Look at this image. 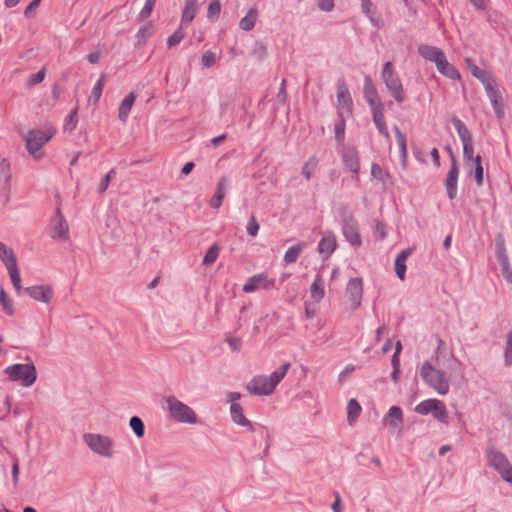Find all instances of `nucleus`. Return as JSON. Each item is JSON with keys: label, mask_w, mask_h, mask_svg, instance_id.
<instances>
[{"label": "nucleus", "mask_w": 512, "mask_h": 512, "mask_svg": "<svg viewBox=\"0 0 512 512\" xmlns=\"http://www.w3.org/2000/svg\"><path fill=\"white\" fill-rule=\"evenodd\" d=\"M290 363L286 362L277 368L270 376L256 375L246 385L247 391L252 395H270L276 386L287 374Z\"/></svg>", "instance_id": "nucleus-1"}, {"label": "nucleus", "mask_w": 512, "mask_h": 512, "mask_svg": "<svg viewBox=\"0 0 512 512\" xmlns=\"http://www.w3.org/2000/svg\"><path fill=\"white\" fill-rule=\"evenodd\" d=\"M339 215L341 217V229L344 238L353 247H360L362 245V239L359 224L353 212L347 205H342L339 208Z\"/></svg>", "instance_id": "nucleus-2"}, {"label": "nucleus", "mask_w": 512, "mask_h": 512, "mask_svg": "<svg viewBox=\"0 0 512 512\" xmlns=\"http://www.w3.org/2000/svg\"><path fill=\"white\" fill-rule=\"evenodd\" d=\"M420 376L423 381L438 394L446 395L449 392V381L444 373L435 367L429 361H425L420 368Z\"/></svg>", "instance_id": "nucleus-3"}, {"label": "nucleus", "mask_w": 512, "mask_h": 512, "mask_svg": "<svg viewBox=\"0 0 512 512\" xmlns=\"http://www.w3.org/2000/svg\"><path fill=\"white\" fill-rule=\"evenodd\" d=\"M381 78L394 100L397 103H403L405 101L403 85L391 62L384 63Z\"/></svg>", "instance_id": "nucleus-4"}, {"label": "nucleus", "mask_w": 512, "mask_h": 512, "mask_svg": "<svg viewBox=\"0 0 512 512\" xmlns=\"http://www.w3.org/2000/svg\"><path fill=\"white\" fill-rule=\"evenodd\" d=\"M5 373L11 381L20 382L24 387L32 386L37 379V370L33 363L10 365Z\"/></svg>", "instance_id": "nucleus-5"}, {"label": "nucleus", "mask_w": 512, "mask_h": 512, "mask_svg": "<svg viewBox=\"0 0 512 512\" xmlns=\"http://www.w3.org/2000/svg\"><path fill=\"white\" fill-rule=\"evenodd\" d=\"M486 458L490 467L497 471L504 481L512 484V466L505 454L491 446L486 449Z\"/></svg>", "instance_id": "nucleus-6"}, {"label": "nucleus", "mask_w": 512, "mask_h": 512, "mask_svg": "<svg viewBox=\"0 0 512 512\" xmlns=\"http://www.w3.org/2000/svg\"><path fill=\"white\" fill-rule=\"evenodd\" d=\"M167 408L173 419L181 423L195 424L197 415L192 408L178 400L175 396L166 398Z\"/></svg>", "instance_id": "nucleus-7"}, {"label": "nucleus", "mask_w": 512, "mask_h": 512, "mask_svg": "<svg viewBox=\"0 0 512 512\" xmlns=\"http://www.w3.org/2000/svg\"><path fill=\"white\" fill-rule=\"evenodd\" d=\"M84 443L96 454L106 458L113 456V440L105 435L86 433L83 435Z\"/></svg>", "instance_id": "nucleus-8"}, {"label": "nucleus", "mask_w": 512, "mask_h": 512, "mask_svg": "<svg viewBox=\"0 0 512 512\" xmlns=\"http://www.w3.org/2000/svg\"><path fill=\"white\" fill-rule=\"evenodd\" d=\"M54 133L53 128H48L45 131L30 130L25 137L28 152L38 159L37 152L53 137Z\"/></svg>", "instance_id": "nucleus-9"}, {"label": "nucleus", "mask_w": 512, "mask_h": 512, "mask_svg": "<svg viewBox=\"0 0 512 512\" xmlns=\"http://www.w3.org/2000/svg\"><path fill=\"white\" fill-rule=\"evenodd\" d=\"M415 411L421 415L431 413L433 417L441 422H447V410L445 404L438 399H427L421 401L416 407Z\"/></svg>", "instance_id": "nucleus-10"}, {"label": "nucleus", "mask_w": 512, "mask_h": 512, "mask_svg": "<svg viewBox=\"0 0 512 512\" xmlns=\"http://www.w3.org/2000/svg\"><path fill=\"white\" fill-rule=\"evenodd\" d=\"M447 150L450 153L451 166H450V169H449L447 177H446L445 188H446V193H447L449 200L452 201L457 196L459 168H458L457 160H456L451 148L447 147Z\"/></svg>", "instance_id": "nucleus-11"}, {"label": "nucleus", "mask_w": 512, "mask_h": 512, "mask_svg": "<svg viewBox=\"0 0 512 512\" xmlns=\"http://www.w3.org/2000/svg\"><path fill=\"white\" fill-rule=\"evenodd\" d=\"M363 295V282L361 278H352L346 286V296L348 298L351 310H356L361 305Z\"/></svg>", "instance_id": "nucleus-12"}, {"label": "nucleus", "mask_w": 512, "mask_h": 512, "mask_svg": "<svg viewBox=\"0 0 512 512\" xmlns=\"http://www.w3.org/2000/svg\"><path fill=\"white\" fill-rule=\"evenodd\" d=\"M24 292L32 299L46 304L53 298V290L49 285L29 286L24 289Z\"/></svg>", "instance_id": "nucleus-13"}, {"label": "nucleus", "mask_w": 512, "mask_h": 512, "mask_svg": "<svg viewBox=\"0 0 512 512\" xmlns=\"http://www.w3.org/2000/svg\"><path fill=\"white\" fill-rule=\"evenodd\" d=\"M364 96L369 104L370 109H375L383 106V103L380 100L377 89L375 88L373 81L369 75L364 78Z\"/></svg>", "instance_id": "nucleus-14"}, {"label": "nucleus", "mask_w": 512, "mask_h": 512, "mask_svg": "<svg viewBox=\"0 0 512 512\" xmlns=\"http://www.w3.org/2000/svg\"><path fill=\"white\" fill-rule=\"evenodd\" d=\"M336 247L337 241L335 234L332 231H326L318 243L317 250L324 259H327L335 251Z\"/></svg>", "instance_id": "nucleus-15"}, {"label": "nucleus", "mask_w": 512, "mask_h": 512, "mask_svg": "<svg viewBox=\"0 0 512 512\" xmlns=\"http://www.w3.org/2000/svg\"><path fill=\"white\" fill-rule=\"evenodd\" d=\"M486 94L491 102L493 110L498 118L504 117V104L502 95L497 88L496 83L485 89Z\"/></svg>", "instance_id": "nucleus-16"}, {"label": "nucleus", "mask_w": 512, "mask_h": 512, "mask_svg": "<svg viewBox=\"0 0 512 512\" xmlns=\"http://www.w3.org/2000/svg\"><path fill=\"white\" fill-rule=\"evenodd\" d=\"M342 159L345 167L352 173L358 174L360 170L358 150L355 146L344 148Z\"/></svg>", "instance_id": "nucleus-17"}, {"label": "nucleus", "mask_w": 512, "mask_h": 512, "mask_svg": "<svg viewBox=\"0 0 512 512\" xmlns=\"http://www.w3.org/2000/svg\"><path fill=\"white\" fill-rule=\"evenodd\" d=\"M55 222L56 223L52 228L51 237L53 239L67 240L69 237V227L60 209H57L56 211Z\"/></svg>", "instance_id": "nucleus-18"}, {"label": "nucleus", "mask_w": 512, "mask_h": 512, "mask_svg": "<svg viewBox=\"0 0 512 512\" xmlns=\"http://www.w3.org/2000/svg\"><path fill=\"white\" fill-rule=\"evenodd\" d=\"M229 185V178L227 176H222L216 186L213 197L210 200V207L213 209H219L223 203V200L226 195V190Z\"/></svg>", "instance_id": "nucleus-19"}, {"label": "nucleus", "mask_w": 512, "mask_h": 512, "mask_svg": "<svg viewBox=\"0 0 512 512\" xmlns=\"http://www.w3.org/2000/svg\"><path fill=\"white\" fill-rule=\"evenodd\" d=\"M466 63L471 74L483 84L485 89L496 83L493 76L486 70L480 69L471 59H466Z\"/></svg>", "instance_id": "nucleus-20"}, {"label": "nucleus", "mask_w": 512, "mask_h": 512, "mask_svg": "<svg viewBox=\"0 0 512 512\" xmlns=\"http://www.w3.org/2000/svg\"><path fill=\"white\" fill-rule=\"evenodd\" d=\"M436 68L440 74L451 79L456 80L460 78L458 70L448 62L445 53L435 62Z\"/></svg>", "instance_id": "nucleus-21"}, {"label": "nucleus", "mask_w": 512, "mask_h": 512, "mask_svg": "<svg viewBox=\"0 0 512 512\" xmlns=\"http://www.w3.org/2000/svg\"><path fill=\"white\" fill-rule=\"evenodd\" d=\"M383 425L393 429L398 428L403 423V412L399 406H392L383 418Z\"/></svg>", "instance_id": "nucleus-22"}, {"label": "nucleus", "mask_w": 512, "mask_h": 512, "mask_svg": "<svg viewBox=\"0 0 512 512\" xmlns=\"http://www.w3.org/2000/svg\"><path fill=\"white\" fill-rule=\"evenodd\" d=\"M371 112H372L373 122H374L378 132L386 139H389L390 134H389L386 122H385L384 106L372 109Z\"/></svg>", "instance_id": "nucleus-23"}, {"label": "nucleus", "mask_w": 512, "mask_h": 512, "mask_svg": "<svg viewBox=\"0 0 512 512\" xmlns=\"http://www.w3.org/2000/svg\"><path fill=\"white\" fill-rule=\"evenodd\" d=\"M230 413H231L232 420L236 424H238L240 426L248 427L249 431H254L253 424L244 416L243 408L240 404L232 403L231 407H230Z\"/></svg>", "instance_id": "nucleus-24"}, {"label": "nucleus", "mask_w": 512, "mask_h": 512, "mask_svg": "<svg viewBox=\"0 0 512 512\" xmlns=\"http://www.w3.org/2000/svg\"><path fill=\"white\" fill-rule=\"evenodd\" d=\"M393 131L395 133L396 141L400 150V159L402 168L405 169L407 166V158H408V150H407V140L406 136L401 132V130L397 127H393Z\"/></svg>", "instance_id": "nucleus-25"}, {"label": "nucleus", "mask_w": 512, "mask_h": 512, "mask_svg": "<svg viewBox=\"0 0 512 512\" xmlns=\"http://www.w3.org/2000/svg\"><path fill=\"white\" fill-rule=\"evenodd\" d=\"M418 53L425 60L435 63L444 52L435 46L420 45L418 47Z\"/></svg>", "instance_id": "nucleus-26"}, {"label": "nucleus", "mask_w": 512, "mask_h": 512, "mask_svg": "<svg viewBox=\"0 0 512 512\" xmlns=\"http://www.w3.org/2000/svg\"><path fill=\"white\" fill-rule=\"evenodd\" d=\"M10 181H11V167L10 162L7 159H2L0 161V185L2 190L9 192L10 191Z\"/></svg>", "instance_id": "nucleus-27"}, {"label": "nucleus", "mask_w": 512, "mask_h": 512, "mask_svg": "<svg viewBox=\"0 0 512 512\" xmlns=\"http://www.w3.org/2000/svg\"><path fill=\"white\" fill-rule=\"evenodd\" d=\"M197 1L187 0L182 12L181 26H188L195 18L197 12Z\"/></svg>", "instance_id": "nucleus-28"}, {"label": "nucleus", "mask_w": 512, "mask_h": 512, "mask_svg": "<svg viewBox=\"0 0 512 512\" xmlns=\"http://www.w3.org/2000/svg\"><path fill=\"white\" fill-rule=\"evenodd\" d=\"M310 294L311 298L315 302H320L324 298V280L320 274L315 276L314 281L310 286Z\"/></svg>", "instance_id": "nucleus-29"}, {"label": "nucleus", "mask_w": 512, "mask_h": 512, "mask_svg": "<svg viewBox=\"0 0 512 512\" xmlns=\"http://www.w3.org/2000/svg\"><path fill=\"white\" fill-rule=\"evenodd\" d=\"M136 100V95L131 92L121 102L118 109V117L122 122H125L131 111V108Z\"/></svg>", "instance_id": "nucleus-30"}, {"label": "nucleus", "mask_w": 512, "mask_h": 512, "mask_svg": "<svg viewBox=\"0 0 512 512\" xmlns=\"http://www.w3.org/2000/svg\"><path fill=\"white\" fill-rule=\"evenodd\" d=\"M265 275L266 274L261 273V274L253 275L250 278H248V280L246 281V283L243 286V291L246 293H251V292L256 291L259 288H264V285H266L264 283Z\"/></svg>", "instance_id": "nucleus-31"}, {"label": "nucleus", "mask_w": 512, "mask_h": 512, "mask_svg": "<svg viewBox=\"0 0 512 512\" xmlns=\"http://www.w3.org/2000/svg\"><path fill=\"white\" fill-rule=\"evenodd\" d=\"M0 259L5 264L7 269L11 268L12 265H17L15 253L11 248L2 242H0Z\"/></svg>", "instance_id": "nucleus-32"}, {"label": "nucleus", "mask_w": 512, "mask_h": 512, "mask_svg": "<svg viewBox=\"0 0 512 512\" xmlns=\"http://www.w3.org/2000/svg\"><path fill=\"white\" fill-rule=\"evenodd\" d=\"M258 17V11L251 8L247 14L240 20L239 26L244 31H250L254 28Z\"/></svg>", "instance_id": "nucleus-33"}, {"label": "nucleus", "mask_w": 512, "mask_h": 512, "mask_svg": "<svg viewBox=\"0 0 512 512\" xmlns=\"http://www.w3.org/2000/svg\"><path fill=\"white\" fill-rule=\"evenodd\" d=\"M451 121H452L454 128L456 129V131L458 133V136H459L461 142H467L468 140L472 139V135H471L470 131L468 130L467 126L460 118L454 116Z\"/></svg>", "instance_id": "nucleus-34"}, {"label": "nucleus", "mask_w": 512, "mask_h": 512, "mask_svg": "<svg viewBox=\"0 0 512 512\" xmlns=\"http://www.w3.org/2000/svg\"><path fill=\"white\" fill-rule=\"evenodd\" d=\"M337 101H338L339 106H341L342 108L351 110L353 102H352L351 95L345 85H341L338 87Z\"/></svg>", "instance_id": "nucleus-35"}, {"label": "nucleus", "mask_w": 512, "mask_h": 512, "mask_svg": "<svg viewBox=\"0 0 512 512\" xmlns=\"http://www.w3.org/2000/svg\"><path fill=\"white\" fill-rule=\"evenodd\" d=\"M362 408L356 399H351L347 405V420L352 425L360 416Z\"/></svg>", "instance_id": "nucleus-36"}, {"label": "nucleus", "mask_w": 512, "mask_h": 512, "mask_svg": "<svg viewBox=\"0 0 512 512\" xmlns=\"http://www.w3.org/2000/svg\"><path fill=\"white\" fill-rule=\"evenodd\" d=\"M303 248H304L303 243H299V244L289 247L284 254V262L286 264H292V263L296 262L299 255L301 254Z\"/></svg>", "instance_id": "nucleus-37"}, {"label": "nucleus", "mask_w": 512, "mask_h": 512, "mask_svg": "<svg viewBox=\"0 0 512 512\" xmlns=\"http://www.w3.org/2000/svg\"><path fill=\"white\" fill-rule=\"evenodd\" d=\"M78 124V108L75 107L70 113L67 115L64 121L63 129L67 132H72L76 129Z\"/></svg>", "instance_id": "nucleus-38"}, {"label": "nucleus", "mask_w": 512, "mask_h": 512, "mask_svg": "<svg viewBox=\"0 0 512 512\" xmlns=\"http://www.w3.org/2000/svg\"><path fill=\"white\" fill-rule=\"evenodd\" d=\"M373 3L371 0L361 1V10L367 16L374 27H379L378 19L374 18Z\"/></svg>", "instance_id": "nucleus-39"}, {"label": "nucleus", "mask_w": 512, "mask_h": 512, "mask_svg": "<svg viewBox=\"0 0 512 512\" xmlns=\"http://www.w3.org/2000/svg\"><path fill=\"white\" fill-rule=\"evenodd\" d=\"M129 426L138 438L145 434V425L143 420L138 416H132L129 420Z\"/></svg>", "instance_id": "nucleus-40"}, {"label": "nucleus", "mask_w": 512, "mask_h": 512, "mask_svg": "<svg viewBox=\"0 0 512 512\" xmlns=\"http://www.w3.org/2000/svg\"><path fill=\"white\" fill-rule=\"evenodd\" d=\"M318 165V159L316 156H311L302 167V175L309 180Z\"/></svg>", "instance_id": "nucleus-41"}, {"label": "nucleus", "mask_w": 512, "mask_h": 512, "mask_svg": "<svg viewBox=\"0 0 512 512\" xmlns=\"http://www.w3.org/2000/svg\"><path fill=\"white\" fill-rule=\"evenodd\" d=\"M220 248L217 244H213L205 253L203 257V265H210L214 263L219 256Z\"/></svg>", "instance_id": "nucleus-42"}, {"label": "nucleus", "mask_w": 512, "mask_h": 512, "mask_svg": "<svg viewBox=\"0 0 512 512\" xmlns=\"http://www.w3.org/2000/svg\"><path fill=\"white\" fill-rule=\"evenodd\" d=\"M504 363L509 367L512 364V329L506 335V345L504 350Z\"/></svg>", "instance_id": "nucleus-43"}, {"label": "nucleus", "mask_w": 512, "mask_h": 512, "mask_svg": "<svg viewBox=\"0 0 512 512\" xmlns=\"http://www.w3.org/2000/svg\"><path fill=\"white\" fill-rule=\"evenodd\" d=\"M0 304L9 316L14 314L13 301L9 298L4 289L0 290Z\"/></svg>", "instance_id": "nucleus-44"}, {"label": "nucleus", "mask_w": 512, "mask_h": 512, "mask_svg": "<svg viewBox=\"0 0 512 512\" xmlns=\"http://www.w3.org/2000/svg\"><path fill=\"white\" fill-rule=\"evenodd\" d=\"M11 278L12 285L14 289L19 293L22 289L21 287V277L18 266L12 265L11 268L7 269Z\"/></svg>", "instance_id": "nucleus-45"}, {"label": "nucleus", "mask_w": 512, "mask_h": 512, "mask_svg": "<svg viewBox=\"0 0 512 512\" xmlns=\"http://www.w3.org/2000/svg\"><path fill=\"white\" fill-rule=\"evenodd\" d=\"M104 88V75H101V77L97 80L95 83L89 101H93V103H97L99 98L101 97L102 91Z\"/></svg>", "instance_id": "nucleus-46"}, {"label": "nucleus", "mask_w": 512, "mask_h": 512, "mask_svg": "<svg viewBox=\"0 0 512 512\" xmlns=\"http://www.w3.org/2000/svg\"><path fill=\"white\" fill-rule=\"evenodd\" d=\"M345 119L340 116L339 121L335 124V139L338 144H342L345 138Z\"/></svg>", "instance_id": "nucleus-47"}, {"label": "nucleus", "mask_w": 512, "mask_h": 512, "mask_svg": "<svg viewBox=\"0 0 512 512\" xmlns=\"http://www.w3.org/2000/svg\"><path fill=\"white\" fill-rule=\"evenodd\" d=\"M371 176L378 180V181H381L382 183H386V178L389 176L388 172L384 171L379 164L377 163H373L371 165Z\"/></svg>", "instance_id": "nucleus-48"}, {"label": "nucleus", "mask_w": 512, "mask_h": 512, "mask_svg": "<svg viewBox=\"0 0 512 512\" xmlns=\"http://www.w3.org/2000/svg\"><path fill=\"white\" fill-rule=\"evenodd\" d=\"M152 33H153V26L151 23L141 27L136 34V38L138 39V44L145 43L146 40L152 35Z\"/></svg>", "instance_id": "nucleus-49"}, {"label": "nucleus", "mask_w": 512, "mask_h": 512, "mask_svg": "<svg viewBox=\"0 0 512 512\" xmlns=\"http://www.w3.org/2000/svg\"><path fill=\"white\" fill-rule=\"evenodd\" d=\"M185 37V33L183 31V26H180L171 36H169L167 40V45L169 48L179 44L183 38Z\"/></svg>", "instance_id": "nucleus-50"}, {"label": "nucleus", "mask_w": 512, "mask_h": 512, "mask_svg": "<svg viewBox=\"0 0 512 512\" xmlns=\"http://www.w3.org/2000/svg\"><path fill=\"white\" fill-rule=\"evenodd\" d=\"M463 144V158L466 164L469 163L470 160L474 157V147H473V139L468 140L467 142H462Z\"/></svg>", "instance_id": "nucleus-51"}, {"label": "nucleus", "mask_w": 512, "mask_h": 512, "mask_svg": "<svg viewBox=\"0 0 512 512\" xmlns=\"http://www.w3.org/2000/svg\"><path fill=\"white\" fill-rule=\"evenodd\" d=\"M216 62V54L211 51L207 50L205 51L201 56V64L205 68L212 67Z\"/></svg>", "instance_id": "nucleus-52"}, {"label": "nucleus", "mask_w": 512, "mask_h": 512, "mask_svg": "<svg viewBox=\"0 0 512 512\" xmlns=\"http://www.w3.org/2000/svg\"><path fill=\"white\" fill-rule=\"evenodd\" d=\"M156 0H146L143 8L139 12V19L144 20L150 17L154 6H155Z\"/></svg>", "instance_id": "nucleus-53"}, {"label": "nucleus", "mask_w": 512, "mask_h": 512, "mask_svg": "<svg viewBox=\"0 0 512 512\" xmlns=\"http://www.w3.org/2000/svg\"><path fill=\"white\" fill-rule=\"evenodd\" d=\"M116 175V170L115 169H111L104 177L103 179L101 180L100 184H99V187H98V192L101 194L103 192H105L109 186V183L112 179L113 176Z\"/></svg>", "instance_id": "nucleus-54"}, {"label": "nucleus", "mask_w": 512, "mask_h": 512, "mask_svg": "<svg viewBox=\"0 0 512 512\" xmlns=\"http://www.w3.org/2000/svg\"><path fill=\"white\" fill-rule=\"evenodd\" d=\"M259 224L256 220V217L254 214H251L250 216V219L248 221V224H247V233L250 235V236H253L255 237L257 234H258V231H259Z\"/></svg>", "instance_id": "nucleus-55"}, {"label": "nucleus", "mask_w": 512, "mask_h": 512, "mask_svg": "<svg viewBox=\"0 0 512 512\" xmlns=\"http://www.w3.org/2000/svg\"><path fill=\"white\" fill-rule=\"evenodd\" d=\"M45 76H46V70L45 68H41L37 73L35 74H32L29 79H28V85L30 86H33V85H36V84H39L41 83L44 79H45Z\"/></svg>", "instance_id": "nucleus-56"}, {"label": "nucleus", "mask_w": 512, "mask_h": 512, "mask_svg": "<svg viewBox=\"0 0 512 512\" xmlns=\"http://www.w3.org/2000/svg\"><path fill=\"white\" fill-rule=\"evenodd\" d=\"M266 55H267L266 46L261 42H257L252 51V56L257 58L258 60H263L266 57Z\"/></svg>", "instance_id": "nucleus-57"}, {"label": "nucleus", "mask_w": 512, "mask_h": 512, "mask_svg": "<svg viewBox=\"0 0 512 512\" xmlns=\"http://www.w3.org/2000/svg\"><path fill=\"white\" fill-rule=\"evenodd\" d=\"M221 11V3L219 0H213L210 2L208 9H207V16L208 18H212L214 16L219 15Z\"/></svg>", "instance_id": "nucleus-58"}, {"label": "nucleus", "mask_w": 512, "mask_h": 512, "mask_svg": "<svg viewBox=\"0 0 512 512\" xmlns=\"http://www.w3.org/2000/svg\"><path fill=\"white\" fill-rule=\"evenodd\" d=\"M226 342L233 352H239L242 348V340L240 338L227 336Z\"/></svg>", "instance_id": "nucleus-59"}, {"label": "nucleus", "mask_w": 512, "mask_h": 512, "mask_svg": "<svg viewBox=\"0 0 512 512\" xmlns=\"http://www.w3.org/2000/svg\"><path fill=\"white\" fill-rule=\"evenodd\" d=\"M394 269H395V273H396L397 277L400 280H404L405 274H406V269H407L406 262H400V261L395 260Z\"/></svg>", "instance_id": "nucleus-60"}, {"label": "nucleus", "mask_w": 512, "mask_h": 512, "mask_svg": "<svg viewBox=\"0 0 512 512\" xmlns=\"http://www.w3.org/2000/svg\"><path fill=\"white\" fill-rule=\"evenodd\" d=\"M41 0H33L30 4L24 9V16L29 18L34 14V11L40 5Z\"/></svg>", "instance_id": "nucleus-61"}, {"label": "nucleus", "mask_w": 512, "mask_h": 512, "mask_svg": "<svg viewBox=\"0 0 512 512\" xmlns=\"http://www.w3.org/2000/svg\"><path fill=\"white\" fill-rule=\"evenodd\" d=\"M278 100L280 103H285L287 99V92H286V79H282V82L279 87L278 91Z\"/></svg>", "instance_id": "nucleus-62"}, {"label": "nucleus", "mask_w": 512, "mask_h": 512, "mask_svg": "<svg viewBox=\"0 0 512 512\" xmlns=\"http://www.w3.org/2000/svg\"><path fill=\"white\" fill-rule=\"evenodd\" d=\"M318 7L322 11L330 12L334 8V0H318Z\"/></svg>", "instance_id": "nucleus-63"}, {"label": "nucleus", "mask_w": 512, "mask_h": 512, "mask_svg": "<svg viewBox=\"0 0 512 512\" xmlns=\"http://www.w3.org/2000/svg\"><path fill=\"white\" fill-rule=\"evenodd\" d=\"M495 250H496V254L506 252L505 241H504V237L502 234H498L496 236Z\"/></svg>", "instance_id": "nucleus-64"}]
</instances>
